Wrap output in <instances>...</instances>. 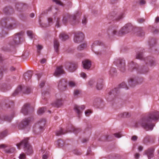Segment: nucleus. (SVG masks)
Listing matches in <instances>:
<instances>
[{
    "label": "nucleus",
    "mask_w": 159,
    "mask_h": 159,
    "mask_svg": "<svg viewBox=\"0 0 159 159\" xmlns=\"http://www.w3.org/2000/svg\"><path fill=\"white\" fill-rule=\"evenodd\" d=\"M128 70L130 72L133 71L134 70L138 71L139 67V65L133 61H131L128 64Z\"/></svg>",
    "instance_id": "obj_18"
},
{
    "label": "nucleus",
    "mask_w": 159,
    "mask_h": 159,
    "mask_svg": "<svg viewBox=\"0 0 159 159\" xmlns=\"http://www.w3.org/2000/svg\"><path fill=\"white\" fill-rule=\"evenodd\" d=\"M154 151V149L153 148H150L145 152L148 159H151L153 157Z\"/></svg>",
    "instance_id": "obj_24"
},
{
    "label": "nucleus",
    "mask_w": 159,
    "mask_h": 159,
    "mask_svg": "<svg viewBox=\"0 0 159 159\" xmlns=\"http://www.w3.org/2000/svg\"><path fill=\"white\" fill-rule=\"evenodd\" d=\"M126 88V89H128V87L126 84L123 82L120 84L118 88H115L114 89L110 91L108 93L107 98L110 101H112L117 98H118L119 88Z\"/></svg>",
    "instance_id": "obj_3"
},
{
    "label": "nucleus",
    "mask_w": 159,
    "mask_h": 159,
    "mask_svg": "<svg viewBox=\"0 0 159 159\" xmlns=\"http://www.w3.org/2000/svg\"><path fill=\"white\" fill-rule=\"evenodd\" d=\"M19 157L20 159H26L25 154L24 153L20 154Z\"/></svg>",
    "instance_id": "obj_50"
},
{
    "label": "nucleus",
    "mask_w": 159,
    "mask_h": 159,
    "mask_svg": "<svg viewBox=\"0 0 159 159\" xmlns=\"http://www.w3.org/2000/svg\"><path fill=\"white\" fill-rule=\"evenodd\" d=\"M17 24L16 20L12 17L2 19L1 21V24L2 29H0L1 37L4 36L8 34V31L6 30H10L16 28Z\"/></svg>",
    "instance_id": "obj_2"
},
{
    "label": "nucleus",
    "mask_w": 159,
    "mask_h": 159,
    "mask_svg": "<svg viewBox=\"0 0 159 159\" xmlns=\"http://www.w3.org/2000/svg\"><path fill=\"white\" fill-rule=\"evenodd\" d=\"M65 66L66 69L68 67L69 71L72 72L75 71L77 67V66L76 64L69 62L66 63Z\"/></svg>",
    "instance_id": "obj_19"
},
{
    "label": "nucleus",
    "mask_w": 159,
    "mask_h": 159,
    "mask_svg": "<svg viewBox=\"0 0 159 159\" xmlns=\"http://www.w3.org/2000/svg\"><path fill=\"white\" fill-rule=\"evenodd\" d=\"M80 91L78 90L75 89L74 90V94L75 96L78 95L80 93Z\"/></svg>",
    "instance_id": "obj_59"
},
{
    "label": "nucleus",
    "mask_w": 159,
    "mask_h": 159,
    "mask_svg": "<svg viewBox=\"0 0 159 159\" xmlns=\"http://www.w3.org/2000/svg\"><path fill=\"white\" fill-rule=\"evenodd\" d=\"M33 74L31 71H28L24 74V77L26 81H29L31 78Z\"/></svg>",
    "instance_id": "obj_31"
},
{
    "label": "nucleus",
    "mask_w": 159,
    "mask_h": 159,
    "mask_svg": "<svg viewBox=\"0 0 159 159\" xmlns=\"http://www.w3.org/2000/svg\"><path fill=\"white\" fill-rule=\"evenodd\" d=\"M15 148L13 147H11L9 149H6L5 151L7 153H12L14 152Z\"/></svg>",
    "instance_id": "obj_45"
},
{
    "label": "nucleus",
    "mask_w": 159,
    "mask_h": 159,
    "mask_svg": "<svg viewBox=\"0 0 159 159\" xmlns=\"http://www.w3.org/2000/svg\"><path fill=\"white\" fill-rule=\"evenodd\" d=\"M14 113H13L11 117L5 116H0V123H2L4 121H6L10 122L14 116Z\"/></svg>",
    "instance_id": "obj_21"
},
{
    "label": "nucleus",
    "mask_w": 159,
    "mask_h": 159,
    "mask_svg": "<svg viewBox=\"0 0 159 159\" xmlns=\"http://www.w3.org/2000/svg\"><path fill=\"white\" fill-rule=\"evenodd\" d=\"M67 81L64 79L61 80L58 85V88L61 91H63L66 90L67 88Z\"/></svg>",
    "instance_id": "obj_16"
},
{
    "label": "nucleus",
    "mask_w": 159,
    "mask_h": 159,
    "mask_svg": "<svg viewBox=\"0 0 159 159\" xmlns=\"http://www.w3.org/2000/svg\"><path fill=\"white\" fill-rule=\"evenodd\" d=\"M81 13L78 11L74 15H70L69 14H67L65 15L62 20V23L64 25H66L68 22V20L71 24L75 25L78 24L79 22V20L77 19V17L80 16Z\"/></svg>",
    "instance_id": "obj_4"
},
{
    "label": "nucleus",
    "mask_w": 159,
    "mask_h": 159,
    "mask_svg": "<svg viewBox=\"0 0 159 159\" xmlns=\"http://www.w3.org/2000/svg\"><path fill=\"white\" fill-rule=\"evenodd\" d=\"M80 75L81 77L83 78H85L87 77V75L86 74L83 72H82L80 74Z\"/></svg>",
    "instance_id": "obj_64"
},
{
    "label": "nucleus",
    "mask_w": 159,
    "mask_h": 159,
    "mask_svg": "<svg viewBox=\"0 0 159 159\" xmlns=\"http://www.w3.org/2000/svg\"><path fill=\"white\" fill-rule=\"evenodd\" d=\"M30 107V104H25L21 111V112L25 115H27L28 114V108Z\"/></svg>",
    "instance_id": "obj_30"
},
{
    "label": "nucleus",
    "mask_w": 159,
    "mask_h": 159,
    "mask_svg": "<svg viewBox=\"0 0 159 159\" xmlns=\"http://www.w3.org/2000/svg\"><path fill=\"white\" fill-rule=\"evenodd\" d=\"M133 31L135 32L136 35L139 36H142L144 35L145 32L143 29L140 27L134 28Z\"/></svg>",
    "instance_id": "obj_22"
},
{
    "label": "nucleus",
    "mask_w": 159,
    "mask_h": 159,
    "mask_svg": "<svg viewBox=\"0 0 159 159\" xmlns=\"http://www.w3.org/2000/svg\"><path fill=\"white\" fill-rule=\"evenodd\" d=\"M8 147V145L4 144H0V149H5Z\"/></svg>",
    "instance_id": "obj_55"
},
{
    "label": "nucleus",
    "mask_w": 159,
    "mask_h": 159,
    "mask_svg": "<svg viewBox=\"0 0 159 159\" xmlns=\"http://www.w3.org/2000/svg\"><path fill=\"white\" fill-rule=\"evenodd\" d=\"M108 136L107 135H105V136H102L101 137V139L102 141H106L107 140Z\"/></svg>",
    "instance_id": "obj_57"
},
{
    "label": "nucleus",
    "mask_w": 159,
    "mask_h": 159,
    "mask_svg": "<svg viewBox=\"0 0 159 159\" xmlns=\"http://www.w3.org/2000/svg\"><path fill=\"white\" fill-rule=\"evenodd\" d=\"M123 14L118 13L116 10L111 12L109 15V18L113 20L117 21L123 17Z\"/></svg>",
    "instance_id": "obj_10"
},
{
    "label": "nucleus",
    "mask_w": 159,
    "mask_h": 159,
    "mask_svg": "<svg viewBox=\"0 0 159 159\" xmlns=\"http://www.w3.org/2000/svg\"><path fill=\"white\" fill-rule=\"evenodd\" d=\"M60 39L62 41H65L69 38L68 35L65 33H61L60 34L59 36Z\"/></svg>",
    "instance_id": "obj_37"
},
{
    "label": "nucleus",
    "mask_w": 159,
    "mask_h": 159,
    "mask_svg": "<svg viewBox=\"0 0 159 159\" xmlns=\"http://www.w3.org/2000/svg\"><path fill=\"white\" fill-rule=\"evenodd\" d=\"M45 108L44 107H42L39 108L38 111L37 113L39 115H41L44 113L45 111Z\"/></svg>",
    "instance_id": "obj_42"
},
{
    "label": "nucleus",
    "mask_w": 159,
    "mask_h": 159,
    "mask_svg": "<svg viewBox=\"0 0 159 159\" xmlns=\"http://www.w3.org/2000/svg\"><path fill=\"white\" fill-rule=\"evenodd\" d=\"M84 68V69L88 70L91 67V62L89 60H86L82 61Z\"/></svg>",
    "instance_id": "obj_25"
},
{
    "label": "nucleus",
    "mask_w": 159,
    "mask_h": 159,
    "mask_svg": "<svg viewBox=\"0 0 159 159\" xmlns=\"http://www.w3.org/2000/svg\"><path fill=\"white\" fill-rule=\"evenodd\" d=\"M96 44L98 45L99 50L98 51L95 52V54L98 56L105 55L108 52V47L104 45L102 42L98 41L96 42Z\"/></svg>",
    "instance_id": "obj_7"
},
{
    "label": "nucleus",
    "mask_w": 159,
    "mask_h": 159,
    "mask_svg": "<svg viewBox=\"0 0 159 159\" xmlns=\"http://www.w3.org/2000/svg\"><path fill=\"white\" fill-rule=\"evenodd\" d=\"M57 143L58 146L59 147H61L62 146L63 142L61 139H58L57 141Z\"/></svg>",
    "instance_id": "obj_52"
},
{
    "label": "nucleus",
    "mask_w": 159,
    "mask_h": 159,
    "mask_svg": "<svg viewBox=\"0 0 159 159\" xmlns=\"http://www.w3.org/2000/svg\"><path fill=\"white\" fill-rule=\"evenodd\" d=\"M119 117L122 118L129 117L130 116V114L127 112H124L123 113L120 114L119 115Z\"/></svg>",
    "instance_id": "obj_39"
},
{
    "label": "nucleus",
    "mask_w": 159,
    "mask_h": 159,
    "mask_svg": "<svg viewBox=\"0 0 159 159\" xmlns=\"http://www.w3.org/2000/svg\"><path fill=\"white\" fill-rule=\"evenodd\" d=\"M84 38V35L82 33L77 32L75 34L74 41L75 43H79L82 42Z\"/></svg>",
    "instance_id": "obj_15"
},
{
    "label": "nucleus",
    "mask_w": 159,
    "mask_h": 159,
    "mask_svg": "<svg viewBox=\"0 0 159 159\" xmlns=\"http://www.w3.org/2000/svg\"><path fill=\"white\" fill-rule=\"evenodd\" d=\"M49 152H46L45 154H43L42 156L43 159H47L49 154Z\"/></svg>",
    "instance_id": "obj_54"
},
{
    "label": "nucleus",
    "mask_w": 159,
    "mask_h": 159,
    "mask_svg": "<svg viewBox=\"0 0 159 159\" xmlns=\"http://www.w3.org/2000/svg\"><path fill=\"white\" fill-rule=\"evenodd\" d=\"M32 92L31 89L29 87L19 86L16 89L12 94L13 96H15L20 94H29Z\"/></svg>",
    "instance_id": "obj_6"
},
{
    "label": "nucleus",
    "mask_w": 159,
    "mask_h": 159,
    "mask_svg": "<svg viewBox=\"0 0 159 159\" xmlns=\"http://www.w3.org/2000/svg\"><path fill=\"white\" fill-rule=\"evenodd\" d=\"M85 108L84 105H82L80 106L78 105H75L74 106V109L75 111L77 113L78 115V116L80 117V115L82 113V111L81 110H83Z\"/></svg>",
    "instance_id": "obj_20"
},
{
    "label": "nucleus",
    "mask_w": 159,
    "mask_h": 159,
    "mask_svg": "<svg viewBox=\"0 0 159 159\" xmlns=\"http://www.w3.org/2000/svg\"><path fill=\"white\" fill-rule=\"evenodd\" d=\"M68 85L71 88H73L76 86L75 83L73 81H70L68 83Z\"/></svg>",
    "instance_id": "obj_46"
},
{
    "label": "nucleus",
    "mask_w": 159,
    "mask_h": 159,
    "mask_svg": "<svg viewBox=\"0 0 159 159\" xmlns=\"http://www.w3.org/2000/svg\"><path fill=\"white\" fill-rule=\"evenodd\" d=\"M28 139L27 138L25 139L16 145L19 149H20V147H23L25 153L27 155H30L33 153V151L32 147L28 143Z\"/></svg>",
    "instance_id": "obj_5"
},
{
    "label": "nucleus",
    "mask_w": 159,
    "mask_h": 159,
    "mask_svg": "<svg viewBox=\"0 0 159 159\" xmlns=\"http://www.w3.org/2000/svg\"><path fill=\"white\" fill-rule=\"evenodd\" d=\"M59 43L57 40L55 39L54 41V47L55 51L58 53L59 52Z\"/></svg>",
    "instance_id": "obj_36"
},
{
    "label": "nucleus",
    "mask_w": 159,
    "mask_h": 159,
    "mask_svg": "<svg viewBox=\"0 0 159 159\" xmlns=\"http://www.w3.org/2000/svg\"><path fill=\"white\" fill-rule=\"evenodd\" d=\"M7 132L5 130L0 133V139H2L7 135Z\"/></svg>",
    "instance_id": "obj_44"
},
{
    "label": "nucleus",
    "mask_w": 159,
    "mask_h": 159,
    "mask_svg": "<svg viewBox=\"0 0 159 159\" xmlns=\"http://www.w3.org/2000/svg\"><path fill=\"white\" fill-rule=\"evenodd\" d=\"M53 2H55L56 4L61 6H63V3L60 0H52Z\"/></svg>",
    "instance_id": "obj_51"
},
{
    "label": "nucleus",
    "mask_w": 159,
    "mask_h": 159,
    "mask_svg": "<svg viewBox=\"0 0 159 159\" xmlns=\"http://www.w3.org/2000/svg\"><path fill=\"white\" fill-rule=\"evenodd\" d=\"M31 122V118H27L23 120L19 125V128L20 129H23L28 126Z\"/></svg>",
    "instance_id": "obj_17"
},
{
    "label": "nucleus",
    "mask_w": 159,
    "mask_h": 159,
    "mask_svg": "<svg viewBox=\"0 0 159 159\" xmlns=\"http://www.w3.org/2000/svg\"><path fill=\"white\" fill-rule=\"evenodd\" d=\"M152 32L154 34H156L158 33L159 30L153 28L152 30Z\"/></svg>",
    "instance_id": "obj_62"
},
{
    "label": "nucleus",
    "mask_w": 159,
    "mask_h": 159,
    "mask_svg": "<svg viewBox=\"0 0 159 159\" xmlns=\"http://www.w3.org/2000/svg\"><path fill=\"white\" fill-rule=\"evenodd\" d=\"M159 118V112L155 111L139 120L136 123L135 126L136 128L141 126L146 131L152 130L155 125L152 123V121L157 120Z\"/></svg>",
    "instance_id": "obj_1"
},
{
    "label": "nucleus",
    "mask_w": 159,
    "mask_h": 159,
    "mask_svg": "<svg viewBox=\"0 0 159 159\" xmlns=\"http://www.w3.org/2000/svg\"><path fill=\"white\" fill-rule=\"evenodd\" d=\"M73 153L76 155H80L81 154V152L77 150H75L73 151Z\"/></svg>",
    "instance_id": "obj_53"
},
{
    "label": "nucleus",
    "mask_w": 159,
    "mask_h": 159,
    "mask_svg": "<svg viewBox=\"0 0 159 159\" xmlns=\"http://www.w3.org/2000/svg\"><path fill=\"white\" fill-rule=\"evenodd\" d=\"M114 135L117 138H120L122 136L120 133L114 134Z\"/></svg>",
    "instance_id": "obj_60"
},
{
    "label": "nucleus",
    "mask_w": 159,
    "mask_h": 159,
    "mask_svg": "<svg viewBox=\"0 0 159 159\" xmlns=\"http://www.w3.org/2000/svg\"><path fill=\"white\" fill-rule=\"evenodd\" d=\"M87 22V20L85 16H84L82 20V23L84 25H85Z\"/></svg>",
    "instance_id": "obj_58"
},
{
    "label": "nucleus",
    "mask_w": 159,
    "mask_h": 159,
    "mask_svg": "<svg viewBox=\"0 0 159 159\" xmlns=\"http://www.w3.org/2000/svg\"><path fill=\"white\" fill-rule=\"evenodd\" d=\"M62 104V102L61 99H57L55 102L52 104V106L56 107H59Z\"/></svg>",
    "instance_id": "obj_33"
},
{
    "label": "nucleus",
    "mask_w": 159,
    "mask_h": 159,
    "mask_svg": "<svg viewBox=\"0 0 159 159\" xmlns=\"http://www.w3.org/2000/svg\"><path fill=\"white\" fill-rule=\"evenodd\" d=\"M148 42L150 47H152L156 44L157 43V39L155 38L150 37L149 39Z\"/></svg>",
    "instance_id": "obj_29"
},
{
    "label": "nucleus",
    "mask_w": 159,
    "mask_h": 159,
    "mask_svg": "<svg viewBox=\"0 0 159 159\" xmlns=\"http://www.w3.org/2000/svg\"><path fill=\"white\" fill-rule=\"evenodd\" d=\"M92 113V111L90 110H87L85 111V114L86 116H89Z\"/></svg>",
    "instance_id": "obj_48"
},
{
    "label": "nucleus",
    "mask_w": 159,
    "mask_h": 159,
    "mask_svg": "<svg viewBox=\"0 0 159 159\" xmlns=\"http://www.w3.org/2000/svg\"><path fill=\"white\" fill-rule=\"evenodd\" d=\"M3 11L5 14H8L12 13L13 12V10L11 7H7L4 9Z\"/></svg>",
    "instance_id": "obj_34"
},
{
    "label": "nucleus",
    "mask_w": 159,
    "mask_h": 159,
    "mask_svg": "<svg viewBox=\"0 0 159 159\" xmlns=\"http://www.w3.org/2000/svg\"><path fill=\"white\" fill-rule=\"evenodd\" d=\"M45 124L46 120L45 119H42L39 120L38 123L36 124L35 127V129L34 131L37 132L36 133L37 134L41 132L43 130Z\"/></svg>",
    "instance_id": "obj_13"
},
{
    "label": "nucleus",
    "mask_w": 159,
    "mask_h": 159,
    "mask_svg": "<svg viewBox=\"0 0 159 159\" xmlns=\"http://www.w3.org/2000/svg\"><path fill=\"white\" fill-rule=\"evenodd\" d=\"M103 86V80L102 79H98L97 81V84L96 85V88L98 90H101Z\"/></svg>",
    "instance_id": "obj_26"
},
{
    "label": "nucleus",
    "mask_w": 159,
    "mask_h": 159,
    "mask_svg": "<svg viewBox=\"0 0 159 159\" xmlns=\"http://www.w3.org/2000/svg\"><path fill=\"white\" fill-rule=\"evenodd\" d=\"M143 81V78L136 76L130 78L129 80L128 83L130 86L134 87L136 85L141 84Z\"/></svg>",
    "instance_id": "obj_9"
},
{
    "label": "nucleus",
    "mask_w": 159,
    "mask_h": 159,
    "mask_svg": "<svg viewBox=\"0 0 159 159\" xmlns=\"http://www.w3.org/2000/svg\"><path fill=\"white\" fill-rule=\"evenodd\" d=\"M21 35V33H19L15 34L13 37L11 39L8 43V44L10 47H14L16 45L20 43V36Z\"/></svg>",
    "instance_id": "obj_8"
},
{
    "label": "nucleus",
    "mask_w": 159,
    "mask_h": 159,
    "mask_svg": "<svg viewBox=\"0 0 159 159\" xmlns=\"http://www.w3.org/2000/svg\"><path fill=\"white\" fill-rule=\"evenodd\" d=\"M148 70V68L146 66H143L141 68H139L137 72L140 74H145Z\"/></svg>",
    "instance_id": "obj_28"
},
{
    "label": "nucleus",
    "mask_w": 159,
    "mask_h": 159,
    "mask_svg": "<svg viewBox=\"0 0 159 159\" xmlns=\"http://www.w3.org/2000/svg\"><path fill=\"white\" fill-rule=\"evenodd\" d=\"M87 46L86 43H83L80 44L78 47L77 50L79 51H81L83 50Z\"/></svg>",
    "instance_id": "obj_40"
},
{
    "label": "nucleus",
    "mask_w": 159,
    "mask_h": 159,
    "mask_svg": "<svg viewBox=\"0 0 159 159\" xmlns=\"http://www.w3.org/2000/svg\"><path fill=\"white\" fill-rule=\"evenodd\" d=\"M42 48V46L40 45H38L37 46L38 52L39 53H40V50Z\"/></svg>",
    "instance_id": "obj_61"
},
{
    "label": "nucleus",
    "mask_w": 159,
    "mask_h": 159,
    "mask_svg": "<svg viewBox=\"0 0 159 159\" xmlns=\"http://www.w3.org/2000/svg\"><path fill=\"white\" fill-rule=\"evenodd\" d=\"M94 82L93 80H90L89 82V85L91 87L94 84Z\"/></svg>",
    "instance_id": "obj_63"
},
{
    "label": "nucleus",
    "mask_w": 159,
    "mask_h": 159,
    "mask_svg": "<svg viewBox=\"0 0 159 159\" xmlns=\"http://www.w3.org/2000/svg\"><path fill=\"white\" fill-rule=\"evenodd\" d=\"M67 132V131L64 132L62 129H61L57 131L56 133V135L58 136L62 134H64Z\"/></svg>",
    "instance_id": "obj_41"
},
{
    "label": "nucleus",
    "mask_w": 159,
    "mask_h": 159,
    "mask_svg": "<svg viewBox=\"0 0 159 159\" xmlns=\"http://www.w3.org/2000/svg\"><path fill=\"white\" fill-rule=\"evenodd\" d=\"M62 66L57 67L54 73V75L56 77H58L62 74L64 73V71L62 69Z\"/></svg>",
    "instance_id": "obj_23"
},
{
    "label": "nucleus",
    "mask_w": 159,
    "mask_h": 159,
    "mask_svg": "<svg viewBox=\"0 0 159 159\" xmlns=\"http://www.w3.org/2000/svg\"><path fill=\"white\" fill-rule=\"evenodd\" d=\"M114 64L119 68L120 70L124 72L125 70V61L123 59L119 58L116 59L114 62Z\"/></svg>",
    "instance_id": "obj_12"
},
{
    "label": "nucleus",
    "mask_w": 159,
    "mask_h": 159,
    "mask_svg": "<svg viewBox=\"0 0 159 159\" xmlns=\"http://www.w3.org/2000/svg\"><path fill=\"white\" fill-rule=\"evenodd\" d=\"M143 52H137L136 56V58L140 60H143Z\"/></svg>",
    "instance_id": "obj_38"
},
{
    "label": "nucleus",
    "mask_w": 159,
    "mask_h": 159,
    "mask_svg": "<svg viewBox=\"0 0 159 159\" xmlns=\"http://www.w3.org/2000/svg\"><path fill=\"white\" fill-rule=\"evenodd\" d=\"M144 60L146 64H148L151 66L155 65V62L153 59H152L151 57H147L145 58Z\"/></svg>",
    "instance_id": "obj_27"
},
{
    "label": "nucleus",
    "mask_w": 159,
    "mask_h": 159,
    "mask_svg": "<svg viewBox=\"0 0 159 159\" xmlns=\"http://www.w3.org/2000/svg\"><path fill=\"white\" fill-rule=\"evenodd\" d=\"M152 142L153 143L154 142V139L153 138H151L149 136H146L143 139V143H144L147 144L148 143Z\"/></svg>",
    "instance_id": "obj_32"
},
{
    "label": "nucleus",
    "mask_w": 159,
    "mask_h": 159,
    "mask_svg": "<svg viewBox=\"0 0 159 159\" xmlns=\"http://www.w3.org/2000/svg\"><path fill=\"white\" fill-rule=\"evenodd\" d=\"M118 31V27L117 25H112L109 26L107 30V32L108 35L110 36H114L117 35L119 36H122L119 34V31Z\"/></svg>",
    "instance_id": "obj_11"
},
{
    "label": "nucleus",
    "mask_w": 159,
    "mask_h": 159,
    "mask_svg": "<svg viewBox=\"0 0 159 159\" xmlns=\"http://www.w3.org/2000/svg\"><path fill=\"white\" fill-rule=\"evenodd\" d=\"M6 70V69H4L3 67L0 68V80L1 79L3 75V71H5Z\"/></svg>",
    "instance_id": "obj_47"
},
{
    "label": "nucleus",
    "mask_w": 159,
    "mask_h": 159,
    "mask_svg": "<svg viewBox=\"0 0 159 159\" xmlns=\"http://www.w3.org/2000/svg\"><path fill=\"white\" fill-rule=\"evenodd\" d=\"M81 130V129L80 128H76L74 126H72L71 129L68 131L73 132L75 134H77Z\"/></svg>",
    "instance_id": "obj_35"
},
{
    "label": "nucleus",
    "mask_w": 159,
    "mask_h": 159,
    "mask_svg": "<svg viewBox=\"0 0 159 159\" xmlns=\"http://www.w3.org/2000/svg\"><path fill=\"white\" fill-rule=\"evenodd\" d=\"M26 5L25 4H23L22 3L17 4H16V7L17 8L18 10H19L22 8H24L25 5Z\"/></svg>",
    "instance_id": "obj_43"
},
{
    "label": "nucleus",
    "mask_w": 159,
    "mask_h": 159,
    "mask_svg": "<svg viewBox=\"0 0 159 159\" xmlns=\"http://www.w3.org/2000/svg\"><path fill=\"white\" fill-rule=\"evenodd\" d=\"M27 34L28 36H29L30 38L32 39L33 37V32L31 31L28 30L27 31Z\"/></svg>",
    "instance_id": "obj_49"
},
{
    "label": "nucleus",
    "mask_w": 159,
    "mask_h": 159,
    "mask_svg": "<svg viewBox=\"0 0 159 159\" xmlns=\"http://www.w3.org/2000/svg\"><path fill=\"white\" fill-rule=\"evenodd\" d=\"M60 21V18H59V17H58L57 18V20L56 23V26L57 28L59 27L61 25L59 23Z\"/></svg>",
    "instance_id": "obj_56"
},
{
    "label": "nucleus",
    "mask_w": 159,
    "mask_h": 159,
    "mask_svg": "<svg viewBox=\"0 0 159 159\" xmlns=\"http://www.w3.org/2000/svg\"><path fill=\"white\" fill-rule=\"evenodd\" d=\"M134 29L132 25L130 23H128L119 31V33L120 34L123 35L133 30Z\"/></svg>",
    "instance_id": "obj_14"
}]
</instances>
